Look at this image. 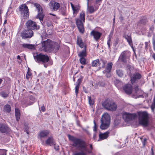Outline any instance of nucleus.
I'll return each instance as SVG.
<instances>
[{
	"mask_svg": "<svg viewBox=\"0 0 155 155\" xmlns=\"http://www.w3.org/2000/svg\"><path fill=\"white\" fill-rule=\"evenodd\" d=\"M69 140L73 142L72 146L77 148L80 152L75 153L74 155H87V153H91L93 149L92 144H90V149L87 148L86 142L83 140L70 134L68 135Z\"/></svg>",
	"mask_w": 155,
	"mask_h": 155,
	"instance_id": "obj_1",
	"label": "nucleus"
},
{
	"mask_svg": "<svg viewBox=\"0 0 155 155\" xmlns=\"http://www.w3.org/2000/svg\"><path fill=\"white\" fill-rule=\"evenodd\" d=\"M61 43V41L58 42L52 41L49 39L44 41L42 42L43 50L46 52H51L54 51L55 52L59 50Z\"/></svg>",
	"mask_w": 155,
	"mask_h": 155,
	"instance_id": "obj_2",
	"label": "nucleus"
},
{
	"mask_svg": "<svg viewBox=\"0 0 155 155\" xmlns=\"http://www.w3.org/2000/svg\"><path fill=\"white\" fill-rule=\"evenodd\" d=\"M138 115L139 124L144 127L148 126L149 123V116L147 112L139 111L138 112Z\"/></svg>",
	"mask_w": 155,
	"mask_h": 155,
	"instance_id": "obj_3",
	"label": "nucleus"
},
{
	"mask_svg": "<svg viewBox=\"0 0 155 155\" xmlns=\"http://www.w3.org/2000/svg\"><path fill=\"white\" fill-rule=\"evenodd\" d=\"M103 107L106 110L111 111H115L117 108V104L113 101L106 99L102 103Z\"/></svg>",
	"mask_w": 155,
	"mask_h": 155,
	"instance_id": "obj_4",
	"label": "nucleus"
},
{
	"mask_svg": "<svg viewBox=\"0 0 155 155\" xmlns=\"http://www.w3.org/2000/svg\"><path fill=\"white\" fill-rule=\"evenodd\" d=\"M85 13L82 12L80 13L79 18L76 20V24L79 31L82 34H83L84 31V23L85 21Z\"/></svg>",
	"mask_w": 155,
	"mask_h": 155,
	"instance_id": "obj_5",
	"label": "nucleus"
},
{
	"mask_svg": "<svg viewBox=\"0 0 155 155\" xmlns=\"http://www.w3.org/2000/svg\"><path fill=\"white\" fill-rule=\"evenodd\" d=\"M110 115L108 113L103 114L101 119L100 129L102 130L107 129L110 126Z\"/></svg>",
	"mask_w": 155,
	"mask_h": 155,
	"instance_id": "obj_6",
	"label": "nucleus"
},
{
	"mask_svg": "<svg viewBox=\"0 0 155 155\" xmlns=\"http://www.w3.org/2000/svg\"><path fill=\"white\" fill-rule=\"evenodd\" d=\"M34 58L36 62L38 63H46L50 61L49 56L42 53L37 54L34 56Z\"/></svg>",
	"mask_w": 155,
	"mask_h": 155,
	"instance_id": "obj_7",
	"label": "nucleus"
},
{
	"mask_svg": "<svg viewBox=\"0 0 155 155\" xmlns=\"http://www.w3.org/2000/svg\"><path fill=\"white\" fill-rule=\"evenodd\" d=\"M19 10L21 15L24 17H28L29 12L28 6L25 4L20 5L19 8Z\"/></svg>",
	"mask_w": 155,
	"mask_h": 155,
	"instance_id": "obj_8",
	"label": "nucleus"
},
{
	"mask_svg": "<svg viewBox=\"0 0 155 155\" xmlns=\"http://www.w3.org/2000/svg\"><path fill=\"white\" fill-rule=\"evenodd\" d=\"M130 52L127 50L123 51L121 54L119 59L124 63L127 62V59H129L130 56Z\"/></svg>",
	"mask_w": 155,
	"mask_h": 155,
	"instance_id": "obj_9",
	"label": "nucleus"
},
{
	"mask_svg": "<svg viewBox=\"0 0 155 155\" xmlns=\"http://www.w3.org/2000/svg\"><path fill=\"white\" fill-rule=\"evenodd\" d=\"M137 117V115L135 113L130 114L125 112L123 114V117L125 121L133 120Z\"/></svg>",
	"mask_w": 155,
	"mask_h": 155,
	"instance_id": "obj_10",
	"label": "nucleus"
},
{
	"mask_svg": "<svg viewBox=\"0 0 155 155\" xmlns=\"http://www.w3.org/2000/svg\"><path fill=\"white\" fill-rule=\"evenodd\" d=\"M27 28L28 29L31 30H38L39 28V26L37 25L36 23L31 20L28 21L26 23Z\"/></svg>",
	"mask_w": 155,
	"mask_h": 155,
	"instance_id": "obj_11",
	"label": "nucleus"
},
{
	"mask_svg": "<svg viewBox=\"0 0 155 155\" xmlns=\"http://www.w3.org/2000/svg\"><path fill=\"white\" fill-rule=\"evenodd\" d=\"M142 78L141 75L139 72H137L131 74L130 76V81L133 84Z\"/></svg>",
	"mask_w": 155,
	"mask_h": 155,
	"instance_id": "obj_12",
	"label": "nucleus"
},
{
	"mask_svg": "<svg viewBox=\"0 0 155 155\" xmlns=\"http://www.w3.org/2000/svg\"><path fill=\"white\" fill-rule=\"evenodd\" d=\"M102 0H96L95 1V4L97 5L96 6L95 8L94 9V7L92 6H89L88 5L89 0H88V7L87 10L89 13L91 14L94 13L96 11L98 8L99 6L101 5Z\"/></svg>",
	"mask_w": 155,
	"mask_h": 155,
	"instance_id": "obj_13",
	"label": "nucleus"
},
{
	"mask_svg": "<svg viewBox=\"0 0 155 155\" xmlns=\"http://www.w3.org/2000/svg\"><path fill=\"white\" fill-rule=\"evenodd\" d=\"M33 35V32L30 29L24 31L21 33V36L22 38L25 39L31 38Z\"/></svg>",
	"mask_w": 155,
	"mask_h": 155,
	"instance_id": "obj_14",
	"label": "nucleus"
},
{
	"mask_svg": "<svg viewBox=\"0 0 155 155\" xmlns=\"http://www.w3.org/2000/svg\"><path fill=\"white\" fill-rule=\"evenodd\" d=\"M50 8L53 11H56L58 9L60 6L59 3L51 1L49 4Z\"/></svg>",
	"mask_w": 155,
	"mask_h": 155,
	"instance_id": "obj_15",
	"label": "nucleus"
},
{
	"mask_svg": "<svg viewBox=\"0 0 155 155\" xmlns=\"http://www.w3.org/2000/svg\"><path fill=\"white\" fill-rule=\"evenodd\" d=\"M90 35L93 36L96 41H97L100 38L102 33L98 31L92 30L90 33Z\"/></svg>",
	"mask_w": 155,
	"mask_h": 155,
	"instance_id": "obj_16",
	"label": "nucleus"
},
{
	"mask_svg": "<svg viewBox=\"0 0 155 155\" xmlns=\"http://www.w3.org/2000/svg\"><path fill=\"white\" fill-rule=\"evenodd\" d=\"M123 89L127 94H131L132 92V87L131 84H127L123 87Z\"/></svg>",
	"mask_w": 155,
	"mask_h": 155,
	"instance_id": "obj_17",
	"label": "nucleus"
},
{
	"mask_svg": "<svg viewBox=\"0 0 155 155\" xmlns=\"http://www.w3.org/2000/svg\"><path fill=\"white\" fill-rule=\"evenodd\" d=\"M50 131L49 130H43L40 132L38 135V137L42 141V139L48 136L49 134Z\"/></svg>",
	"mask_w": 155,
	"mask_h": 155,
	"instance_id": "obj_18",
	"label": "nucleus"
},
{
	"mask_svg": "<svg viewBox=\"0 0 155 155\" xmlns=\"http://www.w3.org/2000/svg\"><path fill=\"white\" fill-rule=\"evenodd\" d=\"M10 128L5 124H0V131L2 133H8L10 131Z\"/></svg>",
	"mask_w": 155,
	"mask_h": 155,
	"instance_id": "obj_19",
	"label": "nucleus"
},
{
	"mask_svg": "<svg viewBox=\"0 0 155 155\" xmlns=\"http://www.w3.org/2000/svg\"><path fill=\"white\" fill-rule=\"evenodd\" d=\"M45 143L47 145L51 146L55 145L56 143L55 142L54 139L52 136H51L45 141Z\"/></svg>",
	"mask_w": 155,
	"mask_h": 155,
	"instance_id": "obj_20",
	"label": "nucleus"
},
{
	"mask_svg": "<svg viewBox=\"0 0 155 155\" xmlns=\"http://www.w3.org/2000/svg\"><path fill=\"white\" fill-rule=\"evenodd\" d=\"M110 132L108 131L104 133H100L99 134V139L98 141L102 140L107 139L109 136Z\"/></svg>",
	"mask_w": 155,
	"mask_h": 155,
	"instance_id": "obj_21",
	"label": "nucleus"
},
{
	"mask_svg": "<svg viewBox=\"0 0 155 155\" xmlns=\"http://www.w3.org/2000/svg\"><path fill=\"white\" fill-rule=\"evenodd\" d=\"M86 45H85L84 49L79 52L78 54V56L80 58L86 57L87 55L86 52Z\"/></svg>",
	"mask_w": 155,
	"mask_h": 155,
	"instance_id": "obj_22",
	"label": "nucleus"
},
{
	"mask_svg": "<svg viewBox=\"0 0 155 155\" xmlns=\"http://www.w3.org/2000/svg\"><path fill=\"white\" fill-rule=\"evenodd\" d=\"M77 44L81 48H84V46L86 45H84L81 38L80 36L77 37Z\"/></svg>",
	"mask_w": 155,
	"mask_h": 155,
	"instance_id": "obj_23",
	"label": "nucleus"
},
{
	"mask_svg": "<svg viewBox=\"0 0 155 155\" xmlns=\"http://www.w3.org/2000/svg\"><path fill=\"white\" fill-rule=\"evenodd\" d=\"M113 65V63L111 62H110L107 64L105 69V71L107 73H109L111 72Z\"/></svg>",
	"mask_w": 155,
	"mask_h": 155,
	"instance_id": "obj_24",
	"label": "nucleus"
},
{
	"mask_svg": "<svg viewBox=\"0 0 155 155\" xmlns=\"http://www.w3.org/2000/svg\"><path fill=\"white\" fill-rule=\"evenodd\" d=\"M101 63L100 62L99 59H96L93 61L92 62V66L93 67H99V68L101 67Z\"/></svg>",
	"mask_w": 155,
	"mask_h": 155,
	"instance_id": "obj_25",
	"label": "nucleus"
},
{
	"mask_svg": "<svg viewBox=\"0 0 155 155\" xmlns=\"http://www.w3.org/2000/svg\"><path fill=\"white\" fill-rule=\"evenodd\" d=\"M15 116L16 120L18 121L20 117V110L17 108H15Z\"/></svg>",
	"mask_w": 155,
	"mask_h": 155,
	"instance_id": "obj_26",
	"label": "nucleus"
},
{
	"mask_svg": "<svg viewBox=\"0 0 155 155\" xmlns=\"http://www.w3.org/2000/svg\"><path fill=\"white\" fill-rule=\"evenodd\" d=\"M9 94V92L8 91H2L0 93L1 95L4 98L8 97Z\"/></svg>",
	"mask_w": 155,
	"mask_h": 155,
	"instance_id": "obj_27",
	"label": "nucleus"
},
{
	"mask_svg": "<svg viewBox=\"0 0 155 155\" xmlns=\"http://www.w3.org/2000/svg\"><path fill=\"white\" fill-rule=\"evenodd\" d=\"M32 78V73L31 72V69L28 68V71L26 74V78L27 80H29V78Z\"/></svg>",
	"mask_w": 155,
	"mask_h": 155,
	"instance_id": "obj_28",
	"label": "nucleus"
},
{
	"mask_svg": "<svg viewBox=\"0 0 155 155\" xmlns=\"http://www.w3.org/2000/svg\"><path fill=\"white\" fill-rule=\"evenodd\" d=\"M45 15L43 13V11L38 12L36 18H38L41 21H43Z\"/></svg>",
	"mask_w": 155,
	"mask_h": 155,
	"instance_id": "obj_29",
	"label": "nucleus"
},
{
	"mask_svg": "<svg viewBox=\"0 0 155 155\" xmlns=\"http://www.w3.org/2000/svg\"><path fill=\"white\" fill-rule=\"evenodd\" d=\"M22 46L25 48H27L30 49H32L34 48V45L28 44H22Z\"/></svg>",
	"mask_w": 155,
	"mask_h": 155,
	"instance_id": "obj_30",
	"label": "nucleus"
},
{
	"mask_svg": "<svg viewBox=\"0 0 155 155\" xmlns=\"http://www.w3.org/2000/svg\"><path fill=\"white\" fill-rule=\"evenodd\" d=\"M4 111L8 113L10 112L11 111V108L9 104L5 105L4 107Z\"/></svg>",
	"mask_w": 155,
	"mask_h": 155,
	"instance_id": "obj_31",
	"label": "nucleus"
},
{
	"mask_svg": "<svg viewBox=\"0 0 155 155\" xmlns=\"http://www.w3.org/2000/svg\"><path fill=\"white\" fill-rule=\"evenodd\" d=\"M124 37L127 40L129 44L133 43L131 35H125L124 36Z\"/></svg>",
	"mask_w": 155,
	"mask_h": 155,
	"instance_id": "obj_32",
	"label": "nucleus"
},
{
	"mask_svg": "<svg viewBox=\"0 0 155 155\" xmlns=\"http://www.w3.org/2000/svg\"><path fill=\"white\" fill-rule=\"evenodd\" d=\"M147 22V20L146 17H143L139 22V23L140 24H143L145 25Z\"/></svg>",
	"mask_w": 155,
	"mask_h": 155,
	"instance_id": "obj_33",
	"label": "nucleus"
},
{
	"mask_svg": "<svg viewBox=\"0 0 155 155\" xmlns=\"http://www.w3.org/2000/svg\"><path fill=\"white\" fill-rule=\"evenodd\" d=\"M116 72L117 74L119 77H122L123 76V71L122 70L120 69L117 70Z\"/></svg>",
	"mask_w": 155,
	"mask_h": 155,
	"instance_id": "obj_34",
	"label": "nucleus"
},
{
	"mask_svg": "<svg viewBox=\"0 0 155 155\" xmlns=\"http://www.w3.org/2000/svg\"><path fill=\"white\" fill-rule=\"evenodd\" d=\"M34 6L36 8L38 12H41V11H43L41 6L39 4L35 3L34 4Z\"/></svg>",
	"mask_w": 155,
	"mask_h": 155,
	"instance_id": "obj_35",
	"label": "nucleus"
},
{
	"mask_svg": "<svg viewBox=\"0 0 155 155\" xmlns=\"http://www.w3.org/2000/svg\"><path fill=\"white\" fill-rule=\"evenodd\" d=\"M88 100L89 104L91 106L93 105L94 103V101L93 99H92L91 96H88Z\"/></svg>",
	"mask_w": 155,
	"mask_h": 155,
	"instance_id": "obj_36",
	"label": "nucleus"
},
{
	"mask_svg": "<svg viewBox=\"0 0 155 155\" xmlns=\"http://www.w3.org/2000/svg\"><path fill=\"white\" fill-rule=\"evenodd\" d=\"M79 61L82 64L85 65L86 64L85 58H80Z\"/></svg>",
	"mask_w": 155,
	"mask_h": 155,
	"instance_id": "obj_37",
	"label": "nucleus"
},
{
	"mask_svg": "<svg viewBox=\"0 0 155 155\" xmlns=\"http://www.w3.org/2000/svg\"><path fill=\"white\" fill-rule=\"evenodd\" d=\"M100 61L102 63V65L101 67V68H105V64L107 62V61L105 60H104L103 59H101Z\"/></svg>",
	"mask_w": 155,
	"mask_h": 155,
	"instance_id": "obj_38",
	"label": "nucleus"
},
{
	"mask_svg": "<svg viewBox=\"0 0 155 155\" xmlns=\"http://www.w3.org/2000/svg\"><path fill=\"white\" fill-rule=\"evenodd\" d=\"M60 12L63 15H66V9L65 8H61L60 10Z\"/></svg>",
	"mask_w": 155,
	"mask_h": 155,
	"instance_id": "obj_39",
	"label": "nucleus"
},
{
	"mask_svg": "<svg viewBox=\"0 0 155 155\" xmlns=\"http://www.w3.org/2000/svg\"><path fill=\"white\" fill-rule=\"evenodd\" d=\"M7 150L5 149H0V155H6Z\"/></svg>",
	"mask_w": 155,
	"mask_h": 155,
	"instance_id": "obj_40",
	"label": "nucleus"
},
{
	"mask_svg": "<svg viewBox=\"0 0 155 155\" xmlns=\"http://www.w3.org/2000/svg\"><path fill=\"white\" fill-rule=\"evenodd\" d=\"M80 85L79 84H77L75 87V93L76 95L77 96L78 92V90L79 88Z\"/></svg>",
	"mask_w": 155,
	"mask_h": 155,
	"instance_id": "obj_41",
	"label": "nucleus"
},
{
	"mask_svg": "<svg viewBox=\"0 0 155 155\" xmlns=\"http://www.w3.org/2000/svg\"><path fill=\"white\" fill-rule=\"evenodd\" d=\"M71 5L72 8L74 12H76L78 10V9L77 7L74 6L72 3H71Z\"/></svg>",
	"mask_w": 155,
	"mask_h": 155,
	"instance_id": "obj_42",
	"label": "nucleus"
},
{
	"mask_svg": "<svg viewBox=\"0 0 155 155\" xmlns=\"http://www.w3.org/2000/svg\"><path fill=\"white\" fill-rule=\"evenodd\" d=\"M94 130L95 131H97V125L96 124V121L95 120H94Z\"/></svg>",
	"mask_w": 155,
	"mask_h": 155,
	"instance_id": "obj_43",
	"label": "nucleus"
},
{
	"mask_svg": "<svg viewBox=\"0 0 155 155\" xmlns=\"http://www.w3.org/2000/svg\"><path fill=\"white\" fill-rule=\"evenodd\" d=\"M111 41V38L110 37H109L108 38V39L107 41V44L108 45V48H110V42Z\"/></svg>",
	"mask_w": 155,
	"mask_h": 155,
	"instance_id": "obj_44",
	"label": "nucleus"
},
{
	"mask_svg": "<svg viewBox=\"0 0 155 155\" xmlns=\"http://www.w3.org/2000/svg\"><path fill=\"white\" fill-rule=\"evenodd\" d=\"M149 43H150V42H145V48L146 50L148 49V45Z\"/></svg>",
	"mask_w": 155,
	"mask_h": 155,
	"instance_id": "obj_45",
	"label": "nucleus"
},
{
	"mask_svg": "<svg viewBox=\"0 0 155 155\" xmlns=\"http://www.w3.org/2000/svg\"><path fill=\"white\" fill-rule=\"evenodd\" d=\"M28 126L25 125V131L26 132V133L28 134H29V133L28 132Z\"/></svg>",
	"mask_w": 155,
	"mask_h": 155,
	"instance_id": "obj_46",
	"label": "nucleus"
},
{
	"mask_svg": "<svg viewBox=\"0 0 155 155\" xmlns=\"http://www.w3.org/2000/svg\"><path fill=\"white\" fill-rule=\"evenodd\" d=\"M150 107L152 110H153L155 108V103H153Z\"/></svg>",
	"mask_w": 155,
	"mask_h": 155,
	"instance_id": "obj_47",
	"label": "nucleus"
},
{
	"mask_svg": "<svg viewBox=\"0 0 155 155\" xmlns=\"http://www.w3.org/2000/svg\"><path fill=\"white\" fill-rule=\"evenodd\" d=\"M152 43L153 50L155 51V39H153Z\"/></svg>",
	"mask_w": 155,
	"mask_h": 155,
	"instance_id": "obj_48",
	"label": "nucleus"
},
{
	"mask_svg": "<svg viewBox=\"0 0 155 155\" xmlns=\"http://www.w3.org/2000/svg\"><path fill=\"white\" fill-rule=\"evenodd\" d=\"M82 78H79L77 82L78 83L77 84H79L80 85V84L82 81Z\"/></svg>",
	"mask_w": 155,
	"mask_h": 155,
	"instance_id": "obj_49",
	"label": "nucleus"
},
{
	"mask_svg": "<svg viewBox=\"0 0 155 155\" xmlns=\"http://www.w3.org/2000/svg\"><path fill=\"white\" fill-rule=\"evenodd\" d=\"M41 110L43 112H45V108L44 105H43L41 108Z\"/></svg>",
	"mask_w": 155,
	"mask_h": 155,
	"instance_id": "obj_50",
	"label": "nucleus"
},
{
	"mask_svg": "<svg viewBox=\"0 0 155 155\" xmlns=\"http://www.w3.org/2000/svg\"><path fill=\"white\" fill-rule=\"evenodd\" d=\"M129 45L130 46L131 48L132 49L133 51H135V50H134V47H133V43H131L130 44H129Z\"/></svg>",
	"mask_w": 155,
	"mask_h": 155,
	"instance_id": "obj_51",
	"label": "nucleus"
},
{
	"mask_svg": "<svg viewBox=\"0 0 155 155\" xmlns=\"http://www.w3.org/2000/svg\"><path fill=\"white\" fill-rule=\"evenodd\" d=\"M135 90L136 91H137L139 90V86L138 85L135 87Z\"/></svg>",
	"mask_w": 155,
	"mask_h": 155,
	"instance_id": "obj_52",
	"label": "nucleus"
},
{
	"mask_svg": "<svg viewBox=\"0 0 155 155\" xmlns=\"http://www.w3.org/2000/svg\"><path fill=\"white\" fill-rule=\"evenodd\" d=\"M29 98L30 100L34 101L35 100V98L32 96H31L29 97Z\"/></svg>",
	"mask_w": 155,
	"mask_h": 155,
	"instance_id": "obj_53",
	"label": "nucleus"
},
{
	"mask_svg": "<svg viewBox=\"0 0 155 155\" xmlns=\"http://www.w3.org/2000/svg\"><path fill=\"white\" fill-rule=\"evenodd\" d=\"M120 21H122L124 20V17L122 15H121L120 17Z\"/></svg>",
	"mask_w": 155,
	"mask_h": 155,
	"instance_id": "obj_54",
	"label": "nucleus"
},
{
	"mask_svg": "<svg viewBox=\"0 0 155 155\" xmlns=\"http://www.w3.org/2000/svg\"><path fill=\"white\" fill-rule=\"evenodd\" d=\"M54 145L55 146V145ZM54 148L56 150H59V147L58 146L56 147L55 146H54Z\"/></svg>",
	"mask_w": 155,
	"mask_h": 155,
	"instance_id": "obj_55",
	"label": "nucleus"
},
{
	"mask_svg": "<svg viewBox=\"0 0 155 155\" xmlns=\"http://www.w3.org/2000/svg\"><path fill=\"white\" fill-rule=\"evenodd\" d=\"M96 135L95 134H94L93 136V139L95 140L96 139Z\"/></svg>",
	"mask_w": 155,
	"mask_h": 155,
	"instance_id": "obj_56",
	"label": "nucleus"
},
{
	"mask_svg": "<svg viewBox=\"0 0 155 155\" xmlns=\"http://www.w3.org/2000/svg\"><path fill=\"white\" fill-rule=\"evenodd\" d=\"M46 25L48 27H50L51 25V24L49 23L48 22H47L46 23Z\"/></svg>",
	"mask_w": 155,
	"mask_h": 155,
	"instance_id": "obj_57",
	"label": "nucleus"
},
{
	"mask_svg": "<svg viewBox=\"0 0 155 155\" xmlns=\"http://www.w3.org/2000/svg\"><path fill=\"white\" fill-rule=\"evenodd\" d=\"M151 155H154V153H153V151L152 148H151Z\"/></svg>",
	"mask_w": 155,
	"mask_h": 155,
	"instance_id": "obj_58",
	"label": "nucleus"
},
{
	"mask_svg": "<svg viewBox=\"0 0 155 155\" xmlns=\"http://www.w3.org/2000/svg\"><path fill=\"white\" fill-rule=\"evenodd\" d=\"M17 58L18 59L20 60L21 59V57L20 55H18L17 56Z\"/></svg>",
	"mask_w": 155,
	"mask_h": 155,
	"instance_id": "obj_59",
	"label": "nucleus"
},
{
	"mask_svg": "<svg viewBox=\"0 0 155 155\" xmlns=\"http://www.w3.org/2000/svg\"><path fill=\"white\" fill-rule=\"evenodd\" d=\"M152 57L153 58L154 60H155V53L154 54L152 55Z\"/></svg>",
	"mask_w": 155,
	"mask_h": 155,
	"instance_id": "obj_60",
	"label": "nucleus"
},
{
	"mask_svg": "<svg viewBox=\"0 0 155 155\" xmlns=\"http://www.w3.org/2000/svg\"><path fill=\"white\" fill-rule=\"evenodd\" d=\"M3 81V80L2 79L0 78V85L2 83Z\"/></svg>",
	"mask_w": 155,
	"mask_h": 155,
	"instance_id": "obj_61",
	"label": "nucleus"
},
{
	"mask_svg": "<svg viewBox=\"0 0 155 155\" xmlns=\"http://www.w3.org/2000/svg\"><path fill=\"white\" fill-rule=\"evenodd\" d=\"M115 21V16H114V18L113 20V23H114Z\"/></svg>",
	"mask_w": 155,
	"mask_h": 155,
	"instance_id": "obj_62",
	"label": "nucleus"
},
{
	"mask_svg": "<svg viewBox=\"0 0 155 155\" xmlns=\"http://www.w3.org/2000/svg\"><path fill=\"white\" fill-rule=\"evenodd\" d=\"M153 103H155V95L154 96V97L153 99Z\"/></svg>",
	"mask_w": 155,
	"mask_h": 155,
	"instance_id": "obj_63",
	"label": "nucleus"
},
{
	"mask_svg": "<svg viewBox=\"0 0 155 155\" xmlns=\"http://www.w3.org/2000/svg\"><path fill=\"white\" fill-rule=\"evenodd\" d=\"M6 23H7V20H5V21H4V24H6Z\"/></svg>",
	"mask_w": 155,
	"mask_h": 155,
	"instance_id": "obj_64",
	"label": "nucleus"
}]
</instances>
